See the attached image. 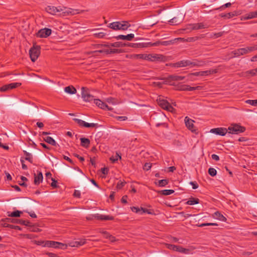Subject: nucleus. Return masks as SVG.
Masks as SVG:
<instances>
[{
	"instance_id": "f257e3e1",
	"label": "nucleus",
	"mask_w": 257,
	"mask_h": 257,
	"mask_svg": "<svg viewBox=\"0 0 257 257\" xmlns=\"http://www.w3.org/2000/svg\"><path fill=\"white\" fill-rule=\"evenodd\" d=\"M204 65V62L202 61H198L197 60L192 61L188 60H183L173 64L174 67H183L191 66V67L194 66H202Z\"/></svg>"
},
{
	"instance_id": "f03ea898",
	"label": "nucleus",
	"mask_w": 257,
	"mask_h": 257,
	"mask_svg": "<svg viewBox=\"0 0 257 257\" xmlns=\"http://www.w3.org/2000/svg\"><path fill=\"white\" fill-rule=\"evenodd\" d=\"M131 25L127 21L114 22L110 23L108 27L114 30H126Z\"/></svg>"
},
{
	"instance_id": "7ed1b4c3",
	"label": "nucleus",
	"mask_w": 257,
	"mask_h": 257,
	"mask_svg": "<svg viewBox=\"0 0 257 257\" xmlns=\"http://www.w3.org/2000/svg\"><path fill=\"white\" fill-rule=\"evenodd\" d=\"M245 131L244 126H241L238 124L232 123L227 128H226V134H235L237 135L243 133Z\"/></svg>"
},
{
	"instance_id": "20e7f679",
	"label": "nucleus",
	"mask_w": 257,
	"mask_h": 257,
	"mask_svg": "<svg viewBox=\"0 0 257 257\" xmlns=\"http://www.w3.org/2000/svg\"><path fill=\"white\" fill-rule=\"evenodd\" d=\"M40 244L45 247H54L55 248L63 249L67 247V245L64 243L54 241H43Z\"/></svg>"
},
{
	"instance_id": "39448f33",
	"label": "nucleus",
	"mask_w": 257,
	"mask_h": 257,
	"mask_svg": "<svg viewBox=\"0 0 257 257\" xmlns=\"http://www.w3.org/2000/svg\"><path fill=\"white\" fill-rule=\"evenodd\" d=\"M40 46L34 45L29 51V54L32 61L35 62L40 54Z\"/></svg>"
},
{
	"instance_id": "423d86ee",
	"label": "nucleus",
	"mask_w": 257,
	"mask_h": 257,
	"mask_svg": "<svg viewBox=\"0 0 257 257\" xmlns=\"http://www.w3.org/2000/svg\"><path fill=\"white\" fill-rule=\"evenodd\" d=\"M94 218L102 220H113L114 219V217L109 215L99 214L98 213L93 215H90L86 217V219L87 220H91Z\"/></svg>"
},
{
	"instance_id": "0eeeda50",
	"label": "nucleus",
	"mask_w": 257,
	"mask_h": 257,
	"mask_svg": "<svg viewBox=\"0 0 257 257\" xmlns=\"http://www.w3.org/2000/svg\"><path fill=\"white\" fill-rule=\"evenodd\" d=\"M157 100L159 105L163 109L171 112H172L174 110L173 106L166 100H165L161 97L158 98Z\"/></svg>"
},
{
	"instance_id": "6e6552de",
	"label": "nucleus",
	"mask_w": 257,
	"mask_h": 257,
	"mask_svg": "<svg viewBox=\"0 0 257 257\" xmlns=\"http://www.w3.org/2000/svg\"><path fill=\"white\" fill-rule=\"evenodd\" d=\"M81 95L84 101L90 102L93 100L94 96L90 93L88 88L82 87L81 88Z\"/></svg>"
},
{
	"instance_id": "1a4fd4ad",
	"label": "nucleus",
	"mask_w": 257,
	"mask_h": 257,
	"mask_svg": "<svg viewBox=\"0 0 257 257\" xmlns=\"http://www.w3.org/2000/svg\"><path fill=\"white\" fill-rule=\"evenodd\" d=\"M184 120L186 127L192 132L197 133V130L193 124L194 121L188 116L185 117Z\"/></svg>"
},
{
	"instance_id": "9d476101",
	"label": "nucleus",
	"mask_w": 257,
	"mask_h": 257,
	"mask_svg": "<svg viewBox=\"0 0 257 257\" xmlns=\"http://www.w3.org/2000/svg\"><path fill=\"white\" fill-rule=\"evenodd\" d=\"M52 30L49 28H44L40 30L36 34L37 37L39 38H47L49 36Z\"/></svg>"
},
{
	"instance_id": "9b49d317",
	"label": "nucleus",
	"mask_w": 257,
	"mask_h": 257,
	"mask_svg": "<svg viewBox=\"0 0 257 257\" xmlns=\"http://www.w3.org/2000/svg\"><path fill=\"white\" fill-rule=\"evenodd\" d=\"M201 87L200 86L196 87H192L188 85H182L179 87L178 90L180 91H194L196 90H200Z\"/></svg>"
},
{
	"instance_id": "f8f14e48",
	"label": "nucleus",
	"mask_w": 257,
	"mask_h": 257,
	"mask_svg": "<svg viewBox=\"0 0 257 257\" xmlns=\"http://www.w3.org/2000/svg\"><path fill=\"white\" fill-rule=\"evenodd\" d=\"M94 103L99 108L105 109V110H111V108L109 107V106L104 102H102L101 100L99 99H93Z\"/></svg>"
},
{
	"instance_id": "ddd939ff",
	"label": "nucleus",
	"mask_w": 257,
	"mask_h": 257,
	"mask_svg": "<svg viewBox=\"0 0 257 257\" xmlns=\"http://www.w3.org/2000/svg\"><path fill=\"white\" fill-rule=\"evenodd\" d=\"M165 57L163 55L150 54V61H164Z\"/></svg>"
},
{
	"instance_id": "4468645a",
	"label": "nucleus",
	"mask_w": 257,
	"mask_h": 257,
	"mask_svg": "<svg viewBox=\"0 0 257 257\" xmlns=\"http://www.w3.org/2000/svg\"><path fill=\"white\" fill-rule=\"evenodd\" d=\"M217 71L216 70H209L203 71L196 72L192 73V75L194 76H207L211 74L215 73Z\"/></svg>"
},
{
	"instance_id": "2eb2a0df",
	"label": "nucleus",
	"mask_w": 257,
	"mask_h": 257,
	"mask_svg": "<svg viewBox=\"0 0 257 257\" xmlns=\"http://www.w3.org/2000/svg\"><path fill=\"white\" fill-rule=\"evenodd\" d=\"M185 41L184 38H177L169 41H161V45L163 46H169L174 44L177 41Z\"/></svg>"
},
{
	"instance_id": "dca6fc26",
	"label": "nucleus",
	"mask_w": 257,
	"mask_h": 257,
	"mask_svg": "<svg viewBox=\"0 0 257 257\" xmlns=\"http://www.w3.org/2000/svg\"><path fill=\"white\" fill-rule=\"evenodd\" d=\"M134 38V35L133 34H130L127 35H119L115 37L116 40H124L127 41H132Z\"/></svg>"
},
{
	"instance_id": "f3484780",
	"label": "nucleus",
	"mask_w": 257,
	"mask_h": 257,
	"mask_svg": "<svg viewBox=\"0 0 257 257\" xmlns=\"http://www.w3.org/2000/svg\"><path fill=\"white\" fill-rule=\"evenodd\" d=\"M246 47L237 49L234 51V54L235 57H239L241 55L247 54Z\"/></svg>"
},
{
	"instance_id": "a211bd4d",
	"label": "nucleus",
	"mask_w": 257,
	"mask_h": 257,
	"mask_svg": "<svg viewBox=\"0 0 257 257\" xmlns=\"http://www.w3.org/2000/svg\"><path fill=\"white\" fill-rule=\"evenodd\" d=\"M46 11L47 13L52 14L56 15L58 12H60V11L57 8L54 6H48L46 8Z\"/></svg>"
},
{
	"instance_id": "6ab92c4d",
	"label": "nucleus",
	"mask_w": 257,
	"mask_h": 257,
	"mask_svg": "<svg viewBox=\"0 0 257 257\" xmlns=\"http://www.w3.org/2000/svg\"><path fill=\"white\" fill-rule=\"evenodd\" d=\"M43 174L40 172L37 175L34 174V184L36 185H39L43 181Z\"/></svg>"
},
{
	"instance_id": "aec40b11",
	"label": "nucleus",
	"mask_w": 257,
	"mask_h": 257,
	"mask_svg": "<svg viewBox=\"0 0 257 257\" xmlns=\"http://www.w3.org/2000/svg\"><path fill=\"white\" fill-rule=\"evenodd\" d=\"M185 78L184 76L172 75L168 76L167 79L168 82H171L172 81H181Z\"/></svg>"
},
{
	"instance_id": "412c9836",
	"label": "nucleus",
	"mask_w": 257,
	"mask_h": 257,
	"mask_svg": "<svg viewBox=\"0 0 257 257\" xmlns=\"http://www.w3.org/2000/svg\"><path fill=\"white\" fill-rule=\"evenodd\" d=\"M255 18H257V10L256 11L251 12L246 14L245 15L243 16L242 19L248 20Z\"/></svg>"
},
{
	"instance_id": "4be33fe9",
	"label": "nucleus",
	"mask_w": 257,
	"mask_h": 257,
	"mask_svg": "<svg viewBox=\"0 0 257 257\" xmlns=\"http://www.w3.org/2000/svg\"><path fill=\"white\" fill-rule=\"evenodd\" d=\"M81 142V146L85 148H88L90 145V140L85 138H81L80 139Z\"/></svg>"
},
{
	"instance_id": "5701e85b",
	"label": "nucleus",
	"mask_w": 257,
	"mask_h": 257,
	"mask_svg": "<svg viewBox=\"0 0 257 257\" xmlns=\"http://www.w3.org/2000/svg\"><path fill=\"white\" fill-rule=\"evenodd\" d=\"M191 29L193 30H199L202 29L207 28L206 25H204L202 23L193 24L191 25Z\"/></svg>"
},
{
	"instance_id": "b1692460",
	"label": "nucleus",
	"mask_w": 257,
	"mask_h": 257,
	"mask_svg": "<svg viewBox=\"0 0 257 257\" xmlns=\"http://www.w3.org/2000/svg\"><path fill=\"white\" fill-rule=\"evenodd\" d=\"M224 128H216L211 129L210 132L216 134V135H219L220 136H225Z\"/></svg>"
},
{
	"instance_id": "393cba45",
	"label": "nucleus",
	"mask_w": 257,
	"mask_h": 257,
	"mask_svg": "<svg viewBox=\"0 0 257 257\" xmlns=\"http://www.w3.org/2000/svg\"><path fill=\"white\" fill-rule=\"evenodd\" d=\"M64 90L66 93L70 94H75L77 91L76 88L72 85H70L65 87Z\"/></svg>"
},
{
	"instance_id": "a878e982",
	"label": "nucleus",
	"mask_w": 257,
	"mask_h": 257,
	"mask_svg": "<svg viewBox=\"0 0 257 257\" xmlns=\"http://www.w3.org/2000/svg\"><path fill=\"white\" fill-rule=\"evenodd\" d=\"M44 140L47 143L53 146H56L57 145L55 141L51 137H46L44 138Z\"/></svg>"
},
{
	"instance_id": "bb28decb",
	"label": "nucleus",
	"mask_w": 257,
	"mask_h": 257,
	"mask_svg": "<svg viewBox=\"0 0 257 257\" xmlns=\"http://www.w3.org/2000/svg\"><path fill=\"white\" fill-rule=\"evenodd\" d=\"M14 223H18L26 226H29L30 222L27 220H24L22 219H15Z\"/></svg>"
},
{
	"instance_id": "cd10ccee",
	"label": "nucleus",
	"mask_w": 257,
	"mask_h": 257,
	"mask_svg": "<svg viewBox=\"0 0 257 257\" xmlns=\"http://www.w3.org/2000/svg\"><path fill=\"white\" fill-rule=\"evenodd\" d=\"M199 203V199L198 198H191L186 202V204L189 205H193L198 204Z\"/></svg>"
},
{
	"instance_id": "c85d7f7f",
	"label": "nucleus",
	"mask_w": 257,
	"mask_h": 257,
	"mask_svg": "<svg viewBox=\"0 0 257 257\" xmlns=\"http://www.w3.org/2000/svg\"><path fill=\"white\" fill-rule=\"evenodd\" d=\"M174 192V190L172 189H166L158 191V193L163 195H169L173 194Z\"/></svg>"
},
{
	"instance_id": "c756f323",
	"label": "nucleus",
	"mask_w": 257,
	"mask_h": 257,
	"mask_svg": "<svg viewBox=\"0 0 257 257\" xmlns=\"http://www.w3.org/2000/svg\"><path fill=\"white\" fill-rule=\"evenodd\" d=\"M24 154L26 156L25 160L28 161L31 163H33V156L31 154L27 152L26 151H23Z\"/></svg>"
},
{
	"instance_id": "7c9ffc66",
	"label": "nucleus",
	"mask_w": 257,
	"mask_h": 257,
	"mask_svg": "<svg viewBox=\"0 0 257 257\" xmlns=\"http://www.w3.org/2000/svg\"><path fill=\"white\" fill-rule=\"evenodd\" d=\"M85 242V239H81L79 241H76L74 242L71 246L74 247H78L84 244Z\"/></svg>"
},
{
	"instance_id": "2f4dec72",
	"label": "nucleus",
	"mask_w": 257,
	"mask_h": 257,
	"mask_svg": "<svg viewBox=\"0 0 257 257\" xmlns=\"http://www.w3.org/2000/svg\"><path fill=\"white\" fill-rule=\"evenodd\" d=\"M125 46H127L133 48H141L144 47V45L143 44L133 43H128L126 44H125Z\"/></svg>"
},
{
	"instance_id": "473e14b6",
	"label": "nucleus",
	"mask_w": 257,
	"mask_h": 257,
	"mask_svg": "<svg viewBox=\"0 0 257 257\" xmlns=\"http://www.w3.org/2000/svg\"><path fill=\"white\" fill-rule=\"evenodd\" d=\"M150 54H140L137 55L136 57L139 59H141L149 61L150 60Z\"/></svg>"
},
{
	"instance_id": "72a5a7b5",
	"label": "nucleus",
	"mask_w": 257,
	"mask_h": 257,
	"mask_svg": "<svg viewBox=\"0 0 257 257\" xmlns=\"http://www.w3.org/2000/svg\"><path fill=\"white\" fill-rule=\"evenodd\" d=\"M247 54L257 50V44L246 47Z\"/></svg>"
},
{
	"instance_id": "f704fd0d",
	"label": "nucleus",
	"mask_w": 257,
	"mask_h": 257,
	"mask_svg": "<svg viewBox=\"0 0 257 257\" xmlns=\"http://www.w3.org/2000/svg\"><path fill=\"white\" fill-rule=\"evenodd\" d=\"M156 184L160 187H165L168 184V180L166 179L160 180Z\"/></svg>"
},
{
	"instance_id": "c9c22d12",
	"label": "nucleus",
	"mask_w": 257,
	"mask_h": 257,
	"mask_svg": "<svg viewBox=\"0 0 257 257\" xmlns=\"http://www.w3.org/2000/svg\"><path fill=\"white\" fill-rule=\"evenodd\" d=\"M181 19H178L177 17H174L171 20L169 21V22L171 23L172 25H176L180 24L182 22Z\"/></svg>"
},
{
	"instance_id": "e433bc0d",
	"label": "nucleus",
	"mask_w": 257,
	"mask_h": 257,
	"mask_svg": "<svg viewBox=\"0 0 257 257\" xmlns=\"http://www.w3.org/2000/svg\"><path fill=\"white\" fill-rule=\"evenodd\" d=\"M213 216L214 218L222 220H224L225 218V217L218 211L215 212Z\"/></svg>"
},
{
	"instance_id": "4c0bfd02",
	"label": "nucleus",
	"mask_w": 257,
	"mask_h": 257,
	"mask_svg": "<svg viewBox=\"0 0 257 257\" xmlns=\"http://www.w3.org/2000/svg\"><path fill=\"white\" fill-rule=\"evenodd\" d=\"M102 233L104 234V237L106 238H108L111 241H114L115 240V237L111 235H110L106 231H102Z\"/></svg>"
},
{
	"instance_id": "58836bf2",
	"label": "nucleus",
	"mask_w": 257,
	"mask_h": 257,
	"mask_svg": "<svg viewBox=\"0 0 257 257\" xmlns=\"http://www.w3.org/2000/svg\"><path fill=\"white\" fill-rule=\"evenodd\" d=\"M22 212L19 210L13 211L11 214H9L8 216L10 217H18L21 216Z\"/></svg>"
},
{
	"instance_id": "ea45409f",
	"label": "nucleus",
	"mask_w": 257,
	"mask_h": 257,
	"mask_svg": "<svg viewBox=\"0 0 257 257\" xmlns=\"http://www.w3.org/2000/svg\"><path fill=\"white\" fill-rule=\"evenodd\" d=\"M78 11H79L78 10H74V9H69V10L66 11L64 13H67V14H70L72 15H74L79 13Z\"/></svg>"
},
{
	"instance_id": "a19ab883",
	"label": "nucleus",
	"mask_w": 257,
	"mask_h": 257,
	"mask_svg": "<svg viewBox=\"0 0 257 257\" xmlns=\"http://www.w3.org/2000/svg\"><path fill=\"white\" fill-rule=\"evenodd\" d=\"M125 46V44H123L121 42H116L113 43H110V46L112 47H121Z\"/></svg>"
},
{
	"instance_id": "79ce46f5",
	"label": "nucleus",
	"mask_w": 257,
	"mask_h": 257,
	"mask_svg": "<svg viewBox=\"0 0 257 257\" xmlns=\"http://www.w3.org/2000/svg\"><path fill=\"white\" fill-rule=\"evenodd\" d=\"M145 213H146L148 214H154L153 212L152 211V210H149L148 209H146V208H145L143 207H141V214L142 215Z\"/></svg>"
},
{
	"instance_id": "37998d69",
	"label": "nucleus",
	"mask_w": 257,
	"mask_h": 257,
	"mask_svg": "<svg viewBox=\"0 0 257 257\" xmlns=\"http://www.w3.org/2000/svg\"><path fill=\"white\" fill-rule=\"evenodd\" d=\"M8 85L9 87V89L10 90L20 86V85H21V83L18 82L12 83L10 84H8Z\"/></svg>"
},
{
	"instance_id": "c03bdc74",
	"label": "nucleus",
	"mask_w": 257,
	"mask_h": 257,
	"mask_svg": "<svg viewBox=\"0 0 257 257\" xmlns=\"http://www.w3.org/2000/svg\"><path fill=\"white\" fill-rule=\"evenodd\" d=\"M84 124V125L83 127H97L98 126L97 123H89L85 122V123Z\"/></svg>"
},
{
	"instance_id": "a18cd8bd",
	"label": "nucleus",
	"mask_w": 257,
	"mask_h": 257,
	"mask_svg": "<svg viewBox=\"0 0 257 257\" xmlns=\"http://www.w3.org/2000/svg\"><path fill=\"white\" fill-rule=\"evenodd\" d=\"M217 172L216 170L213 168H210L208 169V174L212 177L215 176L216 175Z\"/></svg>"
},
{
	"instance_id": "49530a36",
	"label": "nucleus",
	"mask_w": 257,
	"mask_h": 257,
	"mask_svg": "<svg viewBox=\"0 0 257 257\" xmlns=\"http://www.w3.org/2000/svg\"><path fill=\"white\" fill-rule=\"evenodd\" d=\"M73 120L75 122H76L77 124H79V126H83L84 125V123H85V121L81 120V119H78V118H74L73 119Z\"/></svg>"
},
{
	"instance_id": "de8ad7c7",
	"label": "nucleus",
	"mask_w": 257,
	"mask_h": 257,
	"mask_svg": "<svg viewBox=\"0 0 257 257\" xmlns=\"http://www.w3.org/2000/svg\"><path fill=\"white\" fill-rule=\"evenodd\" d=\"M118 158H119L120 159L121 156L119 154L116 153V156L115 157H110V160L112 163H114L115 161L118 160Z\"/></svg>"
},
{
	"instance_id": "09e8293b",
	"label": "nucleus",
	"mask_w": 257,
	"mask_h": 257,
	"mask_svg": "<svg viewBox=\"0 0 257 257\" xmlns=\"http://www.w3.org/2000/svg\"><path fill=\"white\" fill-rule=\"evenodd\" d=\"M245 103L253 106H257V99L256 100H246Z\"/></svg>"
},
{
	"instance_id": "8fccbe9b",
	"label": "nucleus",
	"mask_w": 257,
	"mask_h": 257,
	"mask_svg": "<svg viewBox=\"0 0 257 257\" xmlns=\"http://www.w3.org/2000/svg\"><path fill=\"white\" fill-rule=\"evenodd\" d=\"M94 37L97 38H102L105 36V34L103 32L96 33L93 34Z\"/></svg>"
},
{
	"instance_id": "3c124183",
	"label": "nucleus",
	"mask_w": 257,
	"mask_h": 257,
	"mask_svg": "<svg viewBox=\"0 0 257 257\" xmlns=\"http://www.w3.org/2000/svg\"><path fill=\"white\" fill-rule=\"evenodd\" d=\"M237 15H239V13L236 12H233L231 13H229L226 14V18H232L233 17L236 16Z\"/></svg>"
},
{
	"instance_id": "603ef678",
	"label": "nucleus",
	"mask_w": 257,
	"mask_h": 257,
	"mask_svg": "<svg viewBox=\"0 0 257 257\" xmlns=\"http://www.w3.org/2000/svg\"><path fill=\"white\" fill-rule=\"evenodd\" d=\"M188 250L187 249H185L180 246H177V248H175V251H177L178 252H184V253H185L186 251H187Z\"/></svg>"
},
{
	"instance_id": "864d4df0",
	"label": "nucleus",
	"mask_w": 257,
	"mask_h": 257,
	"mask_svg": "<svg viewBox=\"0 0 257 257\" xmlns=\"http://www.w3.org/2000/svg\"><path fill=\"white\" fill-rule=\"evenodd\" d=\"M126 182L125 181L122 182L121 181H119L116 185V188L117 189H121L125 185Z\"/></svg>"
},
{
	"instance_id": "5fc2aeb1",
	"label": "nucleus",
	"mask_w": 257,
	"mask_h": 257,
	"mask_svg": "<svg viewBox=\"0 0 257 257\" xmlns=\"http://www.w3.org/2000/svg\"><path fill=\"white\" fill-rule=\"evenodd\" d=\"M9 87L8 84H6L0 87V91L2 92H6L9 90Z\"/></svg>"
},
{
	"instance_id": "6e6d98bb",
	"label": "nucleus",
	"mask_w": 257,
	"mask_h": 257,
	"mask_svg": "<svg viewBox=\"0 0 257 257\" xmlns=\"http://www.w3.org/2000/svg\"><path fill=\"white\" fill-rule=\"evenodd\" d=\"M166 246L167 248L173 250H175V248H177V245L169 243H166Z\"/></svg>"
},
{
	"instance_id": "4d7b16f0",
	"label": "nucleus",
	"mask_w": 257,
	"mask_h": 257,
	"mask_svg": "<svg viewBox=\"0 0 257 257\" xmlns=\"http://www.w3.org/2000/svg\"><path fill=\"white\" fill-rule=\"evenodd\" d=\"M131 210L132 211H133L134 212H136V213L141 214V208H139L138 207L133 206V207H131Z\"/></svg>"
},
{
	"instance_id": "13d9d810",
	"label": "nucleus",
	"mask_w": 257,
	"mask_h": 257,
	"mask_svg": "<svg viewBox=\"0 0 257 257\" xmlns=\"http://www.w3.org/2000/svg\"><path fill=\"white\" fill-rule=\"evenodd\" d=\"M152 167V164L150 163H146L144 165V169L147 171L149 170Z\"/></svg>"
},
{
	"instance_id": "bf43d9fd",
	"label": "nucleus",
	"mask_w": 257,
	"mask_h": 257,
	"mask_svg": "<svg viewBox=\"0 0 257 257\" xmlns=\"http://www.w3.org/2000/svg\"><path fill=\"white\" fill-rule=\"evenodd\" d=\"M218 224L214 223H202L199 225L200 227H203L204 226H217Z\"/></svg>"
},
{
	"instance_id": "052dcab7",
	"label": "nucleus",
	"mask_w": 257,
	"mask_h": 257,
	"mask_svg": "<svg viewBox=\"0 0 257 257\" xmlns=\"http://www.w3.org/2000/svg\"><path fill=\"white\" fill-rule=\"evenodd\" d=\"M51 180L52 181V182L51 184V186L53 188H57L58 187V186L57 185V182L55 179H54L53 178H51Z\"/></svg>"
},
{
	"instance_id": "680f3d73",
	"label": "nucleus",
	"mask_w": 257,
	"mask_h": 257,
	"mask_svg": "<svg viewBox=\"0 0 257 257\" xmlns=\"http://www.w3.org/2000/svg\"><path fill=\"white\" fill-rule=\"evenodd\" d=\"M96 52H98L100 53H105L106 54H110V49L100 50L97 51Z\"/></svg>"
},
{
	"instance_id": "e2e57ef3",
	"label": "nucleus",
	"mask_w": 257,
	"mask_h": 257,
	"mask_svg": "<svg viewBox=\"0 0 257 257\" xmlns=\"http://www.w3.org/2000/svg\"><path fill=\"white\" fill-rule=\"evenodd\" d=\"M246 74H249L251 76H254L256 75L255 69L250 70L246 72Z\"/></svg>"
},
{
	"instance_id": "0e129e2a",
	"label": "nucleus",
	"mask_w": 257,
	"mask_h": 257,
	"mask_svg": "<svg viewBox=\"0 0 257 257\" xmlns=\"http://www.w3.org/2000/svg\"><path fill=\"white\" fill-rule=\"evenodd\" d=\"M14 220H15V219L7 218L4 219H3L2 220V222H7L8 223H9V222L14 223Z\"/></svg>"
},
{
	"instance_id": "69168bd1",
	"label": "nucleus",
	"mask_w": 257,
	"mask_h": 257,
	"mask_svg": "<svg viewBox=\"0 0 257 257\" xmlns=\"http://www.w3.org/2000/svg\"><path fill=\"white\" fill-rule=\"evenodd\" d=\"M190 184H191L192 186V188L193 189H196L198 188V185L197 183L195 182H190Z\"/></svg>"
},
{
	"instance_id": "338daca9",
	"label": "nucleus",
	"mask_w": 257,
	"mask_h": 257,
	"mask_svg": "<svg viewBox=\"0 0 257 257\" xmlns=\"http://www.w3.org/2000/svg\"><path fill=\"white\" fill-rule=\"evenodd\" d=\"M73 195L76 197L80 198L81 195L80 192L78 190H75L73 193Z\"/></svg>"
},
{
	"instance_id": "774afa93",
	"label": "nucleus",
	"mask_w": 257,
	"mask_h": 257,
	"mask_svg": "<svg viewBox=\"0 0 257 257\" xmlns=\"http://www.w3.org/2000/svg\"><path fill=\"white\" fill-rule=\"evenodd\" d=\"M101 172L104 175H106L108 174V169L107 168H102L101 169Z\"/></svg>"
}]
</instances>
